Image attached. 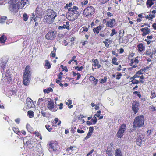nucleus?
Here are the masks:
<instances>
[{
	"mask_svg": "<svg viewBox=\"0 0 156 156\" xmlns=\"http://www.w3.org/2000/svg\"><path fill=\"white\" fill-rule=\"evenodd\" d=\"M115 156H122L120 149H117L115 151Z\"/></svg>",
	"mask_w": 156,
	"mask_h": 156,
	"instance_id": "nucleus-25",
	"label": "nucleus"
},
{
	"mask_svg": "<svg viewBox=\"0 0 156 156\" xmlns=\"http://www.w3.org/2000/svg\"><path fill=\"white\" fill-rule=\"evenodd\" d=\"M109 0H100L102 4H105Z\"/></svg>",
	"mask_w": 156,
	"mask_h": 156,
	"instance_id": "nucleus-54",
	"label": "nucleus"
},
{
	"mask_svg": "<svg viewBox=\"0 0 156 156\" xmlns=\"http://www.w3.org/2000/svg\"><path fill=\"white\" fill-rule=\"evenodd\" d=\"M53 57H54L55 56V52L54 51H51L50 54Z\"/></svg>",
	"mask_w": 156,
	"mask_h": 156,
	"instance_id": "nucleus-49",
	"label": "nucleus"
},
{
	"mask_svg": "<svg viewBox=\"0 0 156 156\" xmlns=\"http://www.w3.org/2000/svg\"><path fill=\"white\" fill-rule=\"evenodd\" d=\"M83 29V30L82 31V32H83V31H86V32H87L88 31V28L86 27H83L82 29Z\"/></svg>",
	"mask_w": 156,
	"mask_h": 156,
	"instance_id": "nucleus-52",
	"label": "nucleus"
},
{
	"mask_svg": "<svg viewBox=\"0 0 156 156\" xmlns=\"http://www.w3.org/2000/svg\"><path fill=\"white\" fill-rule=\"evenodd\" d=\"M7 17H3L0 18V23L2 24L5 22Z\"/></svg>",
	"mask_w": 156,
	"mask_h": 156,
	"instance_id": "nucleus-33",
	"label": "nucleus"
},
{
	"mask_svg": "<svg viewBox=\"0 0 156 156\" xmlns=\"http://www.w3.org/2000/svg\"><path fill=\"white\" fill-rule=\"evenodd\" d=\"M92 134L88 133L87 136L85 138H84V140L87 139L89 138L90 137Z\"/></svg>",
	"mask_w": 156,
	"mask_h": 156,
	"instance_id": "nucleus-46",
	"label": "nucleus"
},
{
	"mask_svg": "<svg viewBox=\"0 0 156 156\" xmlns=\"http://www.w3.org/2000/svg\"><path fill=\"white\" fill-rule=\"evenodd\" d=\"M95 79V78L93 76H91L90 77V80L91 81H94Z\"/></svg>",
	"mask_w": 156,
	"mask_h": 156,
	"instance_id": "nucleus-64",
	"label": "nucleus"
},
{
	"mask_svg": "<svg viewBox=\"0 0 156 156\" xmlns=\"http://www.w3.org/2000/svg\"><path fill=\"white\" fill-rule=\"evenodd\" d=\"M43 101V99L42 98H40L39 99L38 101V103L39 104L41 102Z\"/></svg>",
	"mask_w": 156,
	"mask_h": 156,
	"instance_id": "nucleus-59",
	"label": "nucleus"
},
{
	"mask_svg": "<svg viewBox=\"0 0 156 156\" xmlns=\"http://www.w3.org/2000/svg\"><path fill=\"white\" fill-rule=\"evenodd\" d=\"M78 8L76 6H74L73 8H69L68 9V11L69 13L71 14L72 15H73L77 18L79 16L80 14L78 11Z\"/></svg>",
	"mask_w": 156,
	"mask_h": 156,
	"instance_id": "nucleus-7",
	"label": "nucleus"
},
{
	"mask_svg": "<svg viewBox=\"0 0 156 156\" xmlns=\"http://www.w3.org/2000/svg\"><path fill=\"white\" fill-rule=\"evenodd\" d=\"M154 50V49L153 48L152 50L150 49L147 50L146 51V55H149L150 56H152L153 54V51Z\"/></svg>",
	"mask_w": 156,
	"mask_h": 156,
	"instance_id": "nucleus-20",
	"label": "nucleus"
},
{
	"mask_svg": "<svg viewBox=\"0 0 156 156\" xmlns=\"http://www.w3.org/2000/svg\"><path fill=\"white\" fill-rule=\"evenodd\" d=\"M53 91V89L51 88H49L47 89L44 90L45 93H48L50 91L52 92Z\"/></svg>",
	"mask_w": 156,
	"mask_h": 156,
	"instance_id": "nucleus-35",
	"label": "nucleus"
},
{
	"mask_svg": "<svg viewBox=\"0 0 156 156\" xmlns=\"http://www.w3.org/2000/svg\"><path fill=\"white\" fill-rule=\"evenodd\" d=\"M140 30L143 32L142 35L143 36H145L150 32V29L147 27L142 28L140 29Z\"/></svg>",
	"mask_w": 156,
	"mask_h": 156,
	"instance_id": "nucleus-17",
	"label": "nucleus"
},
{
	"mask_svg": "<svg viewBox=\"0 0 156 156\" xmlns=\"http://www.w3.org/2000/svg\"><path fill=\"white\" fill-rule=\"evenodd\" d=\"M154 3L152 2V0H147L146 2V5L148 8H150L153 4Z\"/></svg>",
	"mask_w": 156,
	"mask_h": 156,
	"instance_id": "nucleus-22",
	"label": "nucleus"
},
{
	"mask_svg": "<svg viewBox=\"0 0 156 156\" xmlns=\"http://www.w3.org/2000/svg\"><path fill=\"white\" fill-rule=\"evenodd\" d=\"M102 28V27L100 26H99L97 27L96 28L93 29V31L94 33L96 32L97 34L99 33L100 30H101Z\"/></svg>",
	"mask_w": 156,
	"mask_h": 156,
	"instance_id": "nucleus-23",
	"label": "nucleus"
},
{
	"mask_svg": "<svg viewBox=\"0 0 156 156\" xmlns=\"http://www.w3.org/2000/svg\"><path fill=\"white\" fill-rule=\"evenodd\" d=\"M29 2V0H21L20 2H17V5L19 9L23 8L25 6L26 7L28 5Z\"/></svg>",
	"mask_w": 156,
	"mask_h": 156,
	"instance_id": "nucleus-8",
	"label": "nucleus"
},
{
	"mask_svg": "<svg viewBox=\"0 0 156 156\" xmlns=\"http://www.w3.org/2000/svg\"><path fill=\"white\" fill-rule=\"evenodd\" d=\"M107 77L105 76L104 77L103 79H101L100 80V83H104L105 82H106L107 81Z\"/></svg>",
	"mask_w": 156,
	"mask_h": 156,
	"instance_id": "nucleus-34",
	"label": "nucleus"
},
{
	"mask_svg": "<svg viewBox=\"0 0 156 156\" xmlns=\"http://www.w3.org/2000/svg\"><path fill=\"white\" fill-rule=\"evenodd\" d=\"M26 137H27L25 138L23 140L24 146L26 144L27 145H28L31 143V141L30 140H28V141L27 140Z\"/></svg>",
	"mask_w": 156,
	"mask_h": 156,
	"instance_id": "nucleus-30",
	"label": "nucleus"
},
{
	"mask_svg": "<svg viewBox=\"0 0 156 156\" xmlns=\"http://www.w3.org/2000/svg\"><path fill=\"white\" fill-rule=\"evenodd\" d=\"M138 50L142 52L143 50L144 47L142 44H140L137 46Z\"/></svg>",
	"mask_w": 156,
	"mask_h": 156,
	"instance_id": "nucleus-26",
	"label": "nucleus"
},
{
	"mask_svg": "<svg viewBox=\"0 0 156 156\" xmlns=\"http://www.w3.org/2000/svg\"><path fill=\"white\" fill-rule=\"evenodd\" d=\"M6 39V38L5 36L3 35L0 38V42L1 43H4L5 42Z\"/></svg>",
	"mask_w": 156,
	"mask_h": 156,
	"instance_id": "nucleus-28",
	"label": "nucleus"
},
{
	"mask_svg": "<svg viewBox=\"0 0 156 156\" xmlns=\"http://www.w3.org/2000/svg\"><path fill=\"white\" fill-rule=\"evenodd\" d=\"M117 59L115 57H114L112 58V64L118 65V63L117 62Z\"/></svg>",
	"mask_w": 156,
	"mask_h": 156,
	"instance_id": "nucleus-31",
	"label": "nucleus"
},
{
	"mask_svg": "<svg viewBox=\"0 0 156 156\" xmlns=\"http://www.w3.org/2000/svg\"><path fill=\"white\" fill-rule=\"evenodd\" d=\"M67 19L70 21H73L77 19V17L75 16L72 15L71 14L69 13V14L67 16Z\"/></svg>",
	"mask_w": 156,
	"mask_h": 156,
	"instance_id": "nucleus-18",
	"label": "nucleus"
},
{
	"mask_svg": "<svg viewBox=\"0 0 156 156\" xmlns=\"http://www.w3.org/2000/svg\"><path fill=\"white\" fill-rule=\"evenodd\" d=\"M45 127L47 129L49 132H51L52 129V128L49 125H45Z\"/></svg>",
	"mask_w": 156,
	"mask_h": 156,
	"instance_id": "nucleus-37",
	"label": "nucleus"
},
{
	"mask_svg": "<svg viewBox=\"0 0 156 156\" xmlns=\"http://www.w3.org/2000/svg\"><path fill=\"white\" fill-rule=\"evenodd\" d=\"M145 140L144 136L142 134H140L136 139V144L140 146L142 142Z\"/></svg>",
	"mask_w": 156,
	"mask_h": 156,
	"instance_id": "nucleus-11",
	"label": "nucleus"
},
{
	"mask_svg": "<svg viewBox=\"0 0 156 156\" xmlns=\"http://www.w3.org/2000/svg\"><path fill=\"white\" fill-rule=\"evenodd\" d=\"M76 58V56H74L72 57L71 60L72 61H74L75 62H76V64L77 65V60H75V59Z\"/></svg>",
	"mask_w": 156,
	"mask_h": 156,
	"instance_id": "nucleus-56",
	"label": "nucleus"
},
{
	"mask_svg": "<svg viewBox=\"0 0 156 156\" xmlns=\"http://www.w3.org/2000/svg\"><path fill=\"white\" fill-rule=\"evenodd\" d=\"M126 125L123 124L120 126L117 133V136L118 138H121L123 136V133L126 129Z\"/></svg>",
	"mask_w": 156,
	"mask_h": 156,
	"instance_id": "nucleus-6",
	"label": "nucleus"
},
{
	"mask_svg": "<svg viewBox=\"0 0 156 156\" xmlns=\"http://www.w3.org/2000/svg\"><path fill=\"white\" fill-rule=\"evenodd\" d=\"M6 0H0V5H4L5 2Z\"/></svg>",
	"mask_w": 156,
	"mask_h": 156,
	"instance_id": "nucleus-58",
	"label": "nucleus"
},
{
	"mask_svg": "<svg viewBox=\"0 0 156 156\" xmlns=\"http://www.w3.org/2000/svg\"><path fill=\"white\" fill-rule=\"evenodd\" d=\"M18 0H10L9 2V4H12L15 3V4H17Z\"/></svg>",
	"mask_w": 156,
	"mask_h": 156,
	"instance_id": "nucleus-36",
	"label": "nucleus"
},
{
	"mask_svg": "<svg viewBox=\"0 0 156 156\" xmlns=\"http://www.w3.org/2000/svg\"><path fill=\"white\" fill-rule=\"evenodd\" d=\"M93 130V127H90L89 128V130L88 133L92 134Z\"/></svg>",
	"mask_w": 156,
	"mask_h": 156,
	"instance_id": "nucleus-48",
	"label": "nucleus"
},
{
	"mask_svg": "<svg viewBox=\"0 0 156 156\" xmlns=\"http://www.w3.org/2000/svg\"><path fill=\"white\" fill-rule=\"evenodd\" d=\"M30 69V67L29 66H27L25 68L23 76V83L25 85H27L29 84L31 76Z\"/></svg>",
	"mask_w": 156,
	"mask_h": 156,
	"instance_id": "nucleus-2",
	"label": "nucleus"
},
{
	"mask_svg": "<svg viewBox=\"0 0 156 156\" xmlns=\"http://www.w3.org/2000/svg\"><path fill=\"white\" fill-rule=\"evenodd\" d=\"M101 112L100 111H97V113L95 114V115L97 117H99L100 115V114Z\"/></svg>",
	"mask_w": 156,
	"mask_h": 156,
	"instance_id": "nucleus-53",
	"label": "nucleus"
},
{
	"mask_svg": "<svg viewBox=\"0 0 156 156\" xmlns=\"http://www.w3.org/2000/svg\"><path fill=\"white\" fill-rule=\"evenodd\" d=\"M145 41H146L147 42V44H150L151 42H152V41H148L146 39L145 40Z\"/></svg>",
	"mask_w": 156,
	"mask_h": 156,
	"instance_id": "nucleus-63",
	"label": "nucleus"
},
{
	"mask_svg": "<svg viewBox=\"0 0 156 156\" xmlns=\"http://www.w3.org/2000/svg\"><path fill=\"white\" fill-rule=\"evenodd\" d=\"M45 66L46 67V68L47 69L50 68L51 67V65L49 61L48 60H46L45 61Z\"/></svg>",
	"mask_w": 156,
	"mask_h": 156,
	"instance_id": "nucleus-29",
	"label": "nucleus"
},
{
	"mask_svg": "<svg viewBox=\"0 0 156 156\" xmlns=\"http://www.w3.org/2000/svg\"><path fill=\"white\" fill-rule=\"evenodd\" d=\"M23 19L24 21H26L28 20V16L27 14L25 13L23 15Z\"/></svg>",
	"mask_w": 156,
	"mask_h": 156,
	"instance_id": "nucleus-39",
	"label": "nucleus"
},
{
	"mask_svg": "<svg viewBox=\"0 0 156 156\" xmlns=\"http://www.w3.org/2000/svg\"><path fill=\"white\" fill-rule=\"evenodd\" d=\"M10 5L9 9L11 11L13 12H16L18 11L19 7L17 4L14 3Z\"/></svg>",
	"mask_w": 156,
	"mask_h": 156,
	"instance_id": "nucleus-13",
	"label": "nucleus"
},
{
	"mask_svg": "<svg viewBox=\"0 0 156 156\" xmlns=\"http://www.w3.org/2000/svg\"><path fill=\"white\" fill-rule=\"evenodd\" d=\"M122 76V74L121 73H119L118 74H117L116 76V79H119L120 78H121V77Z\"/></svg>",
	"mask_w": 156,
	"mask_h": 156,
	"instance_id": "nucleus-51",
	"label": "nucleus"
},
{
	"mask_svg": "<svg viewBox=\"0 0 156 156\" xmlns=\"http://www.w3.org/2000/svg\"><path fill=\"white\" fill-rule=\"evenodd\" d=\"M74 148H76V147L71 146H70V147H68L66 151L68 152H69V151L70 150L73 151L74 150Z\"/></svg>",
	"mask_w": 156,
	"mask_h": 156,
	"instance_id": "nucleus-41",
	"label": "nucleus"
},
{
	"mask_svg": "<svg viewBox=\"0 0 156 156\" xmlns=\"http://www.w3.org/2000/svg\"><path fill=\"white\" fill-rule=\"evenodd\" d=\"M145 70V69H141L140 70L138 71L137 72V74L140 75L142 74L143 72H144Z\"/></svg>",
	"mask_w": 156,
	"mask_h": 156,
	"instance_id": "nucleus-44",
	"label": "nucleus"
},
{
	"mask_svg": "<svg viewBox=\"0 0 156 156\" xmlns=\"http://www.w3.org/2000/svg\"><path fill=\"white\" fill-rule=\"evenodd\" d=\"M72 101L71 100L69 99L67 101L66 103V104L67 105H69L71 104Z\"/></svg>",
	"mask_w": 156,
	"mask_h": 156,
	"instance_id": "nucleus-50",
	"label": "nucleus"
},
{
	"mask_svg": "<svg viewBox=\"0 0 156 156\" xmlns=\"http://www.w3.org/2000/svg\"><path fill=\"white\" fill-rule=\"evenodd\" d=\"M77 132L80 133H83L84 132V131L83 130H80L79 129H78Z\"/></svg>",
	"mask_w": 156,
	"mask_h": 156,
	"instance_id": "nucleus-60",
	"label": "nucleus"
},
{
	"mask_svg": "<svg viewBox=\"0 0 156 156\" xmlns=\"http://www.w3.org/2000/svg\"><path fill=\"white\" fill-rule=\"evenodd\" d=\"M20 119H19V118H17V119H16L15 120V122L18 123V124H19V123H20Z\"/></svg>",
	"mask_w": 156,
	"mask_h": 156,
	"instance_id": "nucleus-61",
	"label": "nucleus"
},
{
	"mask_svg": "<svg viewBox=\"0 0 156 156\" xmlns=\"http://www.w3.org/2000/svg\"><path fill=\"white\" fill-rule=\"evenodd\" d=\"M115 19H112L110 20L107 21L106 23V26L110 28H113L115 25Z\"/></svg>",
	"mask_w": 156,
	"mask_h": 156,
	"instance_id": "nucleus-14",
	"label": "nucleus"
},
{
	"mask_svg": "<svg viewBox=\"0 0 156 156\" xmlns=\"http://www.w3.org/2000/svg\"><path fill=\"white\" fill-rule=\"evenodd\" d=\"M83 66H81L80 67H75V69H77L78 70V71H81L83 69Z\"/></svg>",
	"mask_w": 156,
	"mask_h": 156,
	"instance_id": "nucleus-55",
	"label": "nucleus"
},
{
	"mask_svg": "<svg viewBox=\"0 0 156 156\" xmlns=\"http://www.w3.org/2000/svg\"><path fill=\"white\" fill-rule=\"evenodd\" d=\"M139 103L138 102L134 101L132 104V108L135 114H136L138 112L139 108Z\"/></svg>",
	"mask_w": 156,
	"mask_h": 156,
	"instance_id": "nucleus-12",
	"label": "nucleus"
},
{
	"mask_svg": "<svg viewBox=\"0 0 156 156\" xmlns=\"http://www.w3.org/2000/svg\"><path fill=\"white\" fill-rule=\"evenodd\" d=\"M117 32H115V30L114 29H112V32L110 34V36H113L115 34H116Z\"/></svg>",
	"mask_w": 156,
	"mask_h": 156,
	"instance_id": "nucleus-43",
	"label": "nucleus"
},
{
	"mask_svg": "<svg viewBox=\"0 0 156 156\" xmlns=\"http://www.w3.org/2000/svg\"><path fill=\"white\" fill-rule=\"evenodd\" d=\"M156 97V94L154 92H152L150 98H154Z\"/></svg>",
	"mask_w": 156,
	"mask_h": 156,
	"instance_id": "nucleus-47",
	"label": "nucleus"
},
{
	"mask_svg": "<svg viewBox=\"0 0 156 156\" xmlns=\"http://www.w3.org/2000/svg\"><path fill=\"white\" fill-rule=\"evenodd\" d=\"M27 115H28L29 117L30 118H32L34 117V112L32 111H29L27 112Z\"/></svg>",
	"mask_w": 156,
	"mask_h": 156,
	"instance_id": "nucleus-27",
	"label": "nucleus"
},
{
	"mask_svg": "<svg viewBox=\"0 0 156 156\" xmlns=\"http://www.w3.org/2000/svg\"><path fill=\"white\" fill-rule=\"evenodd\" d=\"M131 82H132V83L133 84H137L139 82L138 80H137L135 79L131 81Z\"/></svg>",
	"mask_w": 156,
	"mask_h": 156,
	"instance_id": "nucleus-42",
	"label": "nucleus"
},
{
	"mask_svg": "<svg viewBox=\"0 0 156 156\" xmlns=\"http://www.w3.org/2000/svg\"><path fill=\"white\" fill-rule=\"evenodd\" d=\"M126 37H122V36H120L119 40V42L120 43H127L128 41V40L126 39Z\"/></svg>",
	"mask_w": 156,
	"mask_h": 156,
	"instance_id": "nucleus-19",
	"label": "nucleus"
},
{
	"mask_svg": "<svg viewBox=\"0 0 156 156\" xmlns=\"http://www.w3.org/2000/svg\"><path fill=\"white\" fill-rule=\"evenodd\" d=\"M7 60L8 58L6 57H3L1 61L0 66L2 68L1 71L2 73V80L4 82H6L7 83H9L12 80L10 71L8 69L6 70V71L5 73H4L5 70V68Z\"/></svg>",
	"mask_w": 156,
	"mask_h": 156,
	"instance_id": "nucleus-1",
	"label": "nucleus"
},
{
	"mask_svg": "<svg viewBox=\"0 0 156 156\" xmlns=\"http://www.w3.org/2000/svg\"><path fill=\"white\" fill-rule=\"evenodd\" d=\"M56 33L53 31L48 32L45 36L47 39L52 40L55 37Z\"/></svg>",
	"mask_w": 156,
	"mask_h": 156,
	"instance_id": "nucleus-10",
	"label": "nucleus"
},
{
	"mask_svg": "<svg viewBox=\"0 0 156 156\" xmlns=\"http://www.w3.org/2000/svg\"><path fill=\"white\" fill-rule=\"evenodd\" d=\"M144 124V117L143 115H140L136 117L134 119L133 126L135 127H142Z\"/></svg>",
	"mask_w": 156,
	"mask_h": 156,
	"instance_id": "nucleus-4",
	"label": "nucleus"
},
{
	"mask_svg": "<svg viewBox=\"0 0 156 156\" xmlns=\"http://www.w3.org/2000/svg\"><path fill=\"white\" fill-rule=\"evenodd\" d=\"M64 29H66L68 30L70 29V25L68 21L66 22L63 25Z\"/></svg>",
	"mask_w": 156,
	"mask_h": 156,
	"instance_id": "nucleus-24",
	"label": "nucleus"
},
{
	"mask_svg": "<svg viewBox=\"0 0 156 156\" xmlns=\"http://www.w3.org/2000/svg\"><path fill=\"white\" fill-rule=\"evenodd\" d=\"M48 109L52 111H55L56 110H54V104L53 101L52 100H50L48 102Z\"/></svg>",
	"mask_w": 156,
	"mask_h": 156,
	"instance_id": "nucleus-15",
	"label": "nucleus"
},
{
	"mask_svg": "<svg viewBox=\"0 0 156 156\" xmlns=\"http://www.w3.org/2000/svg\"><path fill=\"white\" fill-rule=\"evenodd\" d=\"M113 145L112 143H111L110 145L108 146L106 151L107 154L109 156H111L112 153V148Z\"/></svg>",
	"mask_w": 156,
	"mask_h": 156,
	"instance_id": "nucleus-16",
	"label": "nucleus"
},
{
	"mask_svg": "<svg viewBox=\"0 0 156 156\" xmlns=\"http://www.w3.org/2000/svg\"><path fill=\"white\" fill-rule=\"evenodd\" d=\"M94 13V9L91 6L86 8L83 11V14L86 16H90Z\"/></svg>",
	"mask_w": 156,
	"mask_h": 156,
	"instance_id": "nucleus-5",
	"label": "nucleus"
},
{
	"mask_svg": "<svg viewBox=\"0 0 156 156\" xmlns=\"http://www.w3.org/2000/svg\"><path fill=\"white\" fill-rule=\"evenodd\" d=\"M48 14L44 17V21L47 23H50L52 21H53L56 16V14L51 9H48Z\"/></svg>",
	"mask_w": 156,
	"mask_h": 156,
	"instance_id": "nucleus-3",
	"label": "nucleus"
},
{
	"mask_svg": "<svg viewBox=\"0 0 156 156\" xmlns=\"http://www.w3.org/2000/svg\"><path fill=\"white\" fill-rule=\"evenodd\" d=\"M31 100L30 98L27 99L26 100V103L28 108H30L32 106L33 102L31 101Z\"/></svg>",
	"mask_w": 156,
	"mask_h": 156,
	"instance_id": "nucleus-21",
	"label": "nucleus"
},
{
	"mask_svg": "<svg viewBox=\"0 0 156 156\" xmlns=\"http://www.w3.org/2000/svg\"><path fill=\"white\" fill-rule=\"evenodd\" d=\"M139 62V60L136 58L132 59L129 65L132 66V67L129 68V69L131 70L133 68H135L137 67Z\"/></svg>",
	"mask_w": 156,
	"mask_h": 156,
	"instance_id": "nucleus-9",
	"label": "nucleus"
},
{
	"mask_svg": "<svg viewBox=\"0 0 156 156\" xmlns=\"http://www.w3.org/2000/svg\"><path fill=\"white\" fill-rule=\"evenodd\" d=\"M103 42L105 44V46L107 48H108L109 47V44H108V42H107V41H103Z\"/></svg>",
	"mask_w": 156,
	"mask_h": 156,
	"instance_id": "nucleus-57",
	"label": "nucleus"
},
{
	"mask_svg": "<svg viewBox=\"0 0 156 156\" xmlns=\"http://www.w3.org/2000/svg\"><path fill=\"white\" fill-rule=\"evenodd\" d=\"M88 0H85L83 3V2L82 3V5H85L87 4L88 3Z\"/></svg>",
	"mask_w": 156,
	"mask_h": 156,
	"instance_id": "nucleus-62",
	"label": "nucleus"
},
{
	"mask_svg": "<svg viewBox=\"0 0 156 156\" xmlns=\"http://www.w3.org/2000/svg\"><path fill=\"white\" fill-rule=\"evenodd\" d=\"M98 120V119L95 117H93L91 119V121L93 122L94 124H95L97 122Z\"/></svg>",
	"mask_w": 156,
	"mask_h": 156,
	"instance_id": "nucleus-40",
	"label": "nucleus"
},
{
	"mask_svg": "<svg viewBox=\"0 0 156 156\" xmlns=\"http://www.w3.org/2000/svg\"><path fill=\"white\" fill-rule=\"evenodd\" d=\"M92 62L94 63V64L93 65L94 66V67H96L97 66V64L99 63V61H98V60L97 59H96L95 60L94 59H92Z\"/></svg>",
	"mask_w": 156,
	"mask_h": 156,
	"instance_id": "nucleus-32",
	"label": "nucleus"
},
{
	"mask_svg": "<svg viewBox=\"0 0 156 156\" xmlns=\"http://www.w3.org/2000/svg\"><path fill=\"white\" fill-rule=\"evenodd\" d=\"M149 20H152L153 18H154L155 16V15L153 14L151 12L149 15Z\"/></svg>",
	"mask_w": 156,
	"mask_h": 156,
	"instance_id": "nucleus-38",
	"label": "nucleus"
},
{
	"mask_svg": "<svg viewBox=\"0 0 156 156\" xmlns=\"http://www.w3.org/2000/svg\"><path fill=\"white\" fill-rule=\"evenodd\" d=\"M13 130L14 132L16 134H17L19 132V129L17 128H13Z\"/></svg>",
	"mask_w": 156,
	"mask_h": 156,
	"instance_id": "nucleus-45",
	"label": "nucleus"
}]
</instances>
